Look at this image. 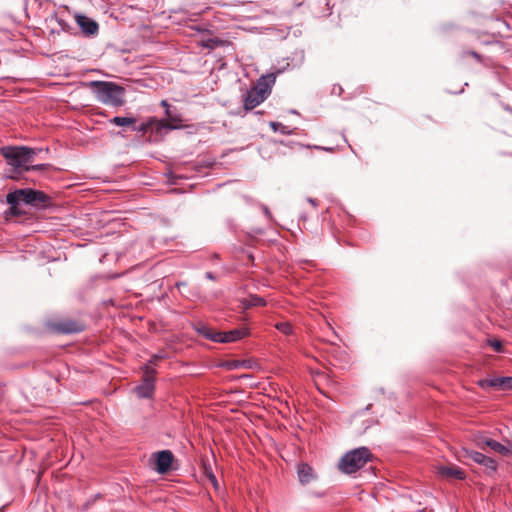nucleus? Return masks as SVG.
I'll return each mask as SVG.
<instances>
[{
  "label": "nucleus",
  "mask_w": 512,
  "mask_h": 512,
  "mask_svg": "<svg viewBox=\"0 0 512 512\" xmlns=\"http://www.w3.org/2000/svg\"><path fill=\"white\" fill-rule=\"evenodd\" d=\"M1 155L6 159L7 164L14 169L19 170H42L44 164L30 165L35 155V151L32 148L25 146H6L1 148Z\"/></svg>",
  "instance_id": "obj_1"
},
{
  "label": "nucleus",
  "mask_w": 512,
  "mask_h": 512,
  "mask_svg": "<svg viewBox=\"0 0 512 512\" xmlns=\"http://www.w3.org/2000/svg\"><path fill=\"white\" fill-rule=\"evenodd\" d=\"M275 81L276 76L273 73L261 76L256 85L247 92L243 101L244 109L252 110L264 102L270 95Z\"/></svg>",
  "instance_id": "obj_2"
},
{
  "label": "nucleus",
  "mask_w": 512,
  "mask_h": 512,
  "mask_svg": "<svg viewBox=\"0 0 512 512\" xmlns=\"http://www.w3.org/2000/svg\"><path fill=\"white\" fill-rule=\"evenodd\" d=\"M96 98L105 105L120 107L124 104L125 90L113 82H92Z\"/></svg>",
  "instance_id": "obj_3"
},
{
  "label": "nucleus",
  "mask_w": 512,
  "mask_h": 512,
  "mask_svg": "<svg viewBox=\"0 0 512 512\" xmlns=\"http://www.w3.org/2000/svg\"><path fill=\"white\" fill-rule=\"evenodd\" d=\"M372 454L366 447H359L345 453L339 461V469L346 474H352L370 461Z\"/></svg>",
  "instance_id": "obj_4"
},
{
  "label": "nucleus",
  "mask_w": 512,
  "mask_h": 512,
  "mask_svg": "<svg viewBox=\"0 0 512 512\" xmlns=\"http://www.w3.org/2000/svg\"><path fill=\"white\" fill-rule=\"evenodd\" d=\"M8 204H30L38 207H45L50 201L49 196L44 192L33 189H19L6 196Z\"/></svg>",
  "instance_id": "obj_5"
},
{
  "label": "nucleus",
  "mask_w": 512,
  "mask_h": 512,
  "mask_svg": "<svg viewBox=\"0 0 512 512\" xmlns=\"http://www.w3.org/2000/svg\"><path fill=\"white\" fill-rule=\"evenodd\" d=\"M162 356L154 355L144 367V378L140 385L135 388V393L139 398H149L154 392V375L156 369L154 366Z\"/></svg>",
  "instance_id": "obj_6"
},
{
  "label": "nucleus",
  "mask_w": 512,
  "mask_h": 512,
  "mask_svg": "<svg viewBox=\"0 0 512 512\" xmlns=\"http://www.w3.org/2000/svg\"><path fill=\"white\" fill-rule=\"evenodd\" d=\"M156 460L157 472L164 474L171 468L174 456L170 450H162L153 455Z\"/></svg>",
  "instance_id": "obj_7"
},
{
  "label": "nucleus",
  "mask_w": 512,
  "mask_h": 512,
  "mask_svg": "<svg viewBox=\"0 0 512 512\" xmlns=\"http://www.w3.org/2000/svg\"><path fill=\"white\" fill-rule=\"evenodd\" d=\"M465 454L477 464L483 465L492 472L496 471L497 462L494 459L473 450H465Z\"/></svg>",
  "instance_id": "obj_8"
},
{
  "label": "nucleus",
  "mask_w": 512,
  "mask_h": 512,
  "mask_svg": "<svg viewBox=\"0 0 512 512\" xmlns=\"http://www.w3.org/2000/svg\"><path fill=\"white\" fill-rule=\"evenodd\" d=\"M249 334V330L246 327L236 328L227 332H219L220 339L217 343H231L238 341Z\"/></svg>",
  "instance_id": "obj_9"
},
{
  "label": "nucleus",
  "mask_w": 512,
  "mask_h": 512,
  "mask_svg": "<svg viewBox=\"0 0 512 512\" xmlns=\"http://www.w3.org/2000/svg\"><path fill=\"white\" fill-rule=\"evenodd\" d=\"M297 475L298 480L302 485L310 484L317 478L313 468L307 463H301L297 466Z\"/></svg>",
  "instance_id": "obj_10"
},
{
  "label": "nucleus",
  "mask_w": 512,
  "mask_h": 512,
  "mask_svg": "<svg viewBox=\"0 0 512 512\" xmlns=\"http://www.w3.org/2000/svg\"><path fill=\"white\" fill-rule=\"evenodd\" d=\"M76 22L86 35H95L98 32V23L85 15H77Z\"/></svg>",
  "instance_id": "obj_11"
},
{
  "label": "nucleus",
  "mask_w": 512,
  "mask_h": 512,
  "mask_svg": "<svg viewBox=\"0 0 512 512\" xmlns=\"http://www.w3.org/2000/svg\"><path fill=\"white\" fill-rule=\"evenodd\" d=\"M437 473L447 479H458L463 480L465 478V473L459 467L452 466H439L437 467Z\"/></svg>",
  "instance_id": "obj_12"
},
{
  "label": "nucleus",
  "mask_w": 512,
  "mask_h": 512,
  "mask_svg": "<svg viewBox=\"0 0 512 512\" xmlns=\"http://www.w3.org/2000/svg\"><path fill=\"white\" fill-rule=\"evenodd\" d=\"M195 330L198 332V334H200L204 338L211 340L213 342H217L218 340H221L219 331H214L212 328L205 325L204 323H201V322L197 323L195 325Z\"/></svg>",
  "instance_id": "obj_13"
},
{
  "label": "nucleus",
  "mask_w": 512,
  "mask_h": 512,
  "mask_svg": "<svg viewBox=\"0 0 512 512\" xmlns=\"http://www.w3.org/2000/svg\"><path fill=\"white\" fill-rule=\"evenodd\" d=\"M485 445L501 455L512 454V446L503 445L495 440H485Z\"/></svg>",
  "instance_id": "obj_14"
},
{
  "label": "nucleus",
  "mask_w": 512,
  "mask_h": 512,
  "mask_svg": "<svg viewBox=\"0 0 512 512\" xmlns=\"http://www.w3.org/2000/svg\"><path fill=\"white\" fill-rule=\"evenodd\" d=\"M243 308L247 309L254 306H265L266 301L257 295H250L248 298L241 301Z\"/></svg>",
  "instance_id": "obj_15"
},
{
  "label": "nucleus",
  "mask_w": 512,
  "mask_h": 512,
  "mask_svg": "<svg viewBox=\"0 0 512 512\" xmlns=\"http://www.w3.org/2000/svg\"><path fill=\"white\" fill-rule=\"evenodd\" d=\"M59 330L63 333H76L83 330V326L77 322H63L59 325Z\"/></svg>",
  "instance_id": "obj_16"
},
{
  "label": "nucleus",
  "mask_w": 512,
  "mask_h": 512,
  "mask_svg": "<svg viewBox=\"0 0 512 512\" xmlns=\"http://www.w3.org/2000/svg\"><path fill=\"white\" fill-rule=\"evenodd\" d=\"M109 123L116 126L132 127L134 124H136V119L134 117L115 116L109 120Z\"/></svg>",
  "instance_id": "obj_17"
},
{
  "label": "nucleus",
  "mask_w": 512,
  "mask_h": 512,
  "mask_svg": "<svg viewBox=\"0 0 512 512\" xmlns=\"http://www.w3.org/2000/svg\"><path fill=\"white\" fill-rule=\"evenodd\" d=\"M493 387H500L502 389L512 390V377H498L490 381Z\"/></svg>",
  "instance_id": "obj_18"
},
{
  "label": "nucleus",
  "mask_w": 512,
  "mask_h": 512,
  "mask_svg": "<svg viewBox=\"0 0 512 512\" xmlns=\"http://www.w3.org/2000/svg\"><path fill=\"white\" fill-rule=\"evenodd\" d=\"M275 328L285 335H291L293 333L292 325L289 322L277 323Z\"/></svg>",
  "instance_id": "obj_19"
},
{
  "label": "nucleus",
  "mask_w": 512,
  "mask_h": 512,
  "mask_svg": "<svg viewBox=\"0 0 512 512\" xmlns=\"http://www.w3.org/2000/svg\"><path fill=\"white\" fill-rule=\"evenodd\" d=\"M168 117L171 119V122L162 124V127L167 129H178L181 127V125L179 124L181 122L180 118L172 117L170 114Z\"/></svg>",
  "instance_id": "obj_20"
},
{
  "label": "nucleus",
  "mask_w": 512,
  "mask_h": 512,
  "mask_svg": "<svg viewBox=\"0 0 512 512\" xmlns=\"http://www.w3.org/2000/svg\"><path fill=\"white\" fill-rule=\"evenodd\" d=\"M270 127L274 132H280L282 134H290L287 127L279 122H270Z\"/></svg>",
  "instance_id": "obj_21"
},
{
  "label": "nucleus",
  "mask_w": 512,
  "mask_h": 512,
  "mask_svg": "<svg viewBox=\"0 0 512 512\" xmlns=\"http://www.w3.org/2000/svg\"><path fill=\"white\" fill-rule=\"evenodd\" d=\"M485 440H491L490 438L484 436V435H478L475 437L474 441L476 445L480 448H483L485 445Z\"/></svg>",
  "instance_id": "obj_22"
},
{
  "label": "nucleus",
  "mask_w": 512,
  "mask_h": 512,
  "mask_svg": "<svg viewBox=\"0 0 512 512\" xmlns=\"http://www.w3.org/2000/svg\"><path fill=\"white\" fill-rule=\"evenodd\" d=\"M149 128V124L148 123H142L138 126H136L135 124L132 126V130L134 131H137V132H141V133H145Z\"/></svg>",
  "instance_id": "obj_23"
},
{
  "label": "nucleus",
  "mask_w": 512,
  "mask_h": 512,
  "mask_svg": "<svg viewBox=\"0 0 512 512\" xmlns=\"http://www.w3.org/2000/svg\"><path fill=\"white\" fill-rule=\"evenodd\" d=\"M10 205V208H9V211H8V215H11V216H17L19 215L21 212L19 211L18 209V205L19 204H9Z\"/></svg>",
  "instance_id": "obj_24"
},
{
  "label": "nucleus",
  "mask_w": 512,
  "mask_h": 512,
  "mask_svg": "<svg viewBox=\"0 0 512 512\" xmlns=\"http://www.w3.org/2000/svg\"><path fill=\"white\" fill-rule=\"evenodd\" d=\"M489 344H490L491 347H493L495 349V351H497V352L501 351L502 344H501L500 341L492 340V341H489Z\"/></svg>",
  "instance_id": "obj_25"
},
{
  "label": "nucleus",
  "mask_w": 512,
  "mask_h": 512,
  "mask_svg": "<svg viewBox=\"0 0 512 512\" xmlns=\"http://www.w3.org/2000/svg\"><path fill=\"white\" fill-rule=\"evenodd\" d=\"M208 480L211 482V484L213 485V487L215 489H219V484H218V481H217L216 476L214 475V473H210L209 474Z\"/></svg>",
  "instance_id": "obj_26"
},
{
  "label": "nucleus",
  "mask_w": 512,
  "mask_h": 512,
  "mask_svg": "<svg viewBox=\"0 0 512 512\" xmlns=\"http://www.w3.org/2000/svg\"><path fill=\"white\" fill-rule=\"evenodd\" d=\"M208 480L211 482V484L213 485V487L215 489H219V484H218V481H217L216 476L214 475V473H210L209 474Z\"/></svg>",
  "instance_id": "obj_27"
},
{
  "label": "nucleus",
  "mask_w": 512,
  "mask_h": 512,
  "mask_svg": "<svg viewBox=\"0 0 512 512\" xmlns=\"http://www.w3.org/2000/svg\"><path fill=\"white\" fill-rule=\"evenodd\" d=\"M203 470H204V474L207 478H209L210 473H213L211 466L207 463L203 464Z\"/></svg>",
  "instance_id": "obj_28"
},
{
  "label": "nucleus",
  "mask_w": 512,
  "mask_h": 512,
  "mask_svg": "<svg viewBox=\"0 0 512 512\" xmlns=\"http://www.w3.org/2000/svg\"><path fill=\"white\" fill-rule=\"evenodd\" d=\"M161 105L166 107V115L169 116V112L170 111H169V105H168L167 101L166 100H162L161 101Z\"/></svg>",
  "instance_id": "obj_29"
},
{
  "label": "nucleus",
  "mask_w": 512,
  "mask_h": 512,
  "mask_svg": "<svg viewBox=\"0 0 512 512\" xmlns=\"http://www.w3.org/2000/svg\"><path fill=\"white\" fill-rule=\"evenodd\" d=\"M312 147L314 149H318V150H326V151H332L333 150L332 148H325V147H321V146H317V145H314Z\"/></svg>",
  "instance_id": "obj_30"
},
{
  "label": "nucleus",
  "mask_w": 512,
  "mask_h": 512,
  "mask_svg": "<svg viewBox=\"0 0 512 512\" xmlns=\"http://www.w3.org/2000/svg\"><path fill=\"white\" fill-rule=\"evenodd\" d=\"M469 54H470L471 56H473L474 58H476L477 60H480V55H479L478 53H476V52H474V51H471V52H469Z\"/></svg>",
  "instance_id": "obj_31"
},
{
  "label": "nucleus",
  "mask_w": 512,
  "mask_h": 512,
  "mask_svg": "<svg viewBox=\"0 0 512 512\" xmlns=\"http://www.w3.org/2000/svg\"><path fill=\"white\" fill-rule=\"evenodd\" d=\"M206 277H207L208 279H210V280H214V279H215L214 275H213L211 272H207V273H206Z\"/></svg>",
  "instance_id": "obj_32"
},
{
  "label": "nucleus",
  "mask_w": 512,
  "mask_h": 512,
  "mask_svg": "<svg viewBox=\"0 0 512 512\" xmlns=\"http://www.w3.org/2000/svg\"><path fill=\"white\" fill-rule=\"evenodd\" d=\"M239 366H241L240 362H233V363L230 364V367H233V368H237Z\"/></svg>",
  "instance_id": "obj_33"
},
{
  "label": "nucleus",
  "mask_w": 512,
  "mask_h": 512,
  "mask_svg": "<svg viewBox=\"0 0 512 512\" xmlns=\"http://www.w3.org/2000/svg\"><path fill=\"white\" fill-rule=\"evenodd\" d=\"M309 203L312 204L313 206H317V202L315 199H312V198H309L308 199Z\"/></svg>",
  "instance_id": "obj_34"
},
{
  "label": "nucleus",
  "mask_w": 512,
  "mask_h": 512,
  "mask_svg": "<svg viewBox=\"0 0 512 512\" xmlns=\"http://www.w3.org/2000/svg\"><path fill=\"white\" fill-rule=\"evenodd\" d=\"M264 211H265L266 214H269V211H268L267 208H265Z\"/></svg>",
  "instance_id": "obj_35"
}]
</instances>
